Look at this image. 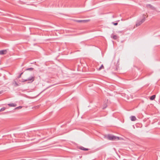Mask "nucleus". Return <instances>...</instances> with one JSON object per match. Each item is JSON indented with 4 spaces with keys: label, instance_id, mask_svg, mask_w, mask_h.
I'll use <instances>...</instances> for the list:
<instances>
[{
    "label": "nucleus",
    "instance_id": "f257e3e1",
    "mask_svg": "<svg viewBox=\"0 0 160 160\" xmlns=\"http://www.w3.org/2000/svg\"><path fill=\"white\" fill-rule=\"evenodd\" d=\"M145 15L143 14L142 15L143 18L140 21H138L136 24V27H138L145 20L146 17H145Z\"/></svg>",
    "mask_w": 160,
    "mask_h": 160
},
{
    "label": "nucleus",
    "instance_id": "f8f14e48",
    "mask_svg": "<svg viewBox=\"0 0 160 160\" xmlns=\"http://www.w3.org/2000/svg\"><path fill=\"white\" fill-rule=\"evenodd\" d=\"M34 68H27L25 69V70L26 71H27V70H29V71H32L33 70Z\"/></svg>",
    "mask_w": 160,
    "mask_h": 160
},
{
    "label": "nucleus",
    "instance_id": "4be33fe9",
    "mask_svg": "<svg viewBox=\"0 0 160 160\" xmlns=\"http://www.w3.org/2000/svg\"><path fill=\"white\" fill-rule=\"evenodd\" d=\"M23 72H22L20 74H21V75L22 74H23Z\"/></svg>",
    "mask_w": 160,
    "mask_h": 160
},
{
    "label": "nucleus",
    "instance_id": "aec40b11",
    "mask_svg": "<svg viewBox=\"0 0 160 160\" xmlns=\"http://www.w3.org/2000/svg\"><path fill=\"white\" fill-rule=\"evenodd\" d=\"M21 74H20L19 75L18 77V78H20L21 77Z\"/></svg>",
    "mask_w": 160,
    "mask_h": 160
},
{
    "label": "nucleus",
    "instance_id": "ddd939ff",
    "mask_svg": "<svg viewBox=\"0 0 160 160\" xmlns=\"http://www.w3.org/2000/svg\"><path fill=\"white\" fill-rule=\"evenodd\" d=\"M75 21L79 23L83 22V20H76Z\"/></svg>",
    "mask_w": 160,
    "mask_h": 160
},
{
    "label": "nucleus",
    "instance_id": "412c9836",
    "mask_svg": "<svg viewBox=\"0 0 160 160\" xmlns=\"http://www.w3.org/2000/svg\"><path fill=\"white\" fill-rule=\"evenodd\" d=\"M122 32V31H118V33H121Z\"/></svg>",
    "mask_w": 160,
    "mask_h": 160
},
{
    "label": "nucleus",
    "instance_id": "6e6552de",
    "mask_svg": "<svg viewBox=\"0 0 160 160\" xmlns=\"http://www.w3.org/2000/svg\"><path fill=\"white\" fill-rule=\"evenodd\" d=\"M111 37L114 40H116L118 38V37L117 36L115 35H113L112 34Z\"/></svg>",
    "mask_w": 160,
    "mask_h": 160
},
{
    "label": "nucleus",
    "instance_id": "2eb2a0df",
    "mask_svg": "<svg viewBox=\"0 0 160 160\" xmlns=\"http://www.w3.org/2000/svg\"><path fill=\"white\" fill-rule=\"evenodd\" d=\"M6 109V108L5 107H3L0 109V112L3 111Z\"/></svg>",
    "mask_w": 160,
    "mask_h": 160
},
{
    "label": "nucleus",
    "instance_id": "4468645a",
    "mask_svg": "<svg viewBox=\"0 0 160 160\" xmlns=\"http://www.w3.org/2000/svg\"><path fill=\"white\" fill-rule=\"evenodd\" d=\"M104 68V66L102 64L101 65V66L100 67V68L98 69V70H101L102 69H103Z\"/></svg>",
    "mask_w": 160,
    "mask_h": 160
},
{
    "label": "nucleus",
    "instance_id": "9d476101",
    "mask_svg": "<svg viewBox=\"0 0 160 160\" xmlns=\"http://www.w3.org/2000/svg\"><path fill=\"white\" fill-rule=\"evenodd\" d=\"M80 149L83 150V151H88L89 150L87 148H84L83 147H81L79 148Z\"/></svg>",
    "mask_w": 160,
    "mask_h": 160
},
{
    "label": "nucleus",
    "instance_id": "a211bd4d",
    "mask_svg": "<svg viewBox=\"0 0 160 160\" xmlns=\"http://www.w3.org/2000/svg\"><path fill=\"white\" fill-rule=\"evenodd\" d=\"M112 23L115 26H116L118 24V22H112Z\"/></svg>",
    "mask_w": 160,
    "mask_h": 160
},
{
    "label": "nucleus",
    "instance_id": "0eeeda50",
    "mask_svg": "<svg viewBox=\"0 0 160 160\" xmlns=\"http://www.w3.org/2000/svg\"><path fill=\"white\" fill-rule=\"evenodd\" d=\"M13 84H14L15 87H17L19 85V84L17 83L15 80H14L13 81Z\"/></svg>",
    "mask_w": 160,
    "mask_h": 160
},
{
    "label": "nucleus",
    "instance_id": "dca6fc26",
    "mask_svg": "<svg viewBox=\"0 0 160 160\" xmlns=\"http://www.w3.org/2000/svg\"><path fill=\"white\" fill-rule=\"evenodd\" d=\"M22 108V107L21 106H19V107H17L15 108V110L17 109H20Z\"/></svg>",
    "mask_w": 160,
    "mask_h": 160
},
{
    "label": "nucleus",
    "instance_id": "1a4fd4ad",
    "mask_svg": "<svg viewBox=\"0 0 160 160\" xmlns=\"http://www.w3.org/2000/svg\"><path fill=\"white\" fill-rule=\"evenodd\" d=\"M136 119V118L135 116H132L131 117V120L132 121H135Z\"/></svg>",
    "mask_w": 160,
    "mask_h": 160
},
{
    "label": "nucleus",
    "instance_id": "f3484780",
    "mask_svg": "<svg viewBox=\"0 0 160 160\" xmlns=\"http://www.w3.org/2000/svg\"><path fill=\"white\" fill-rule=\"evenodd\" d=\"M90 21V20H83V22H86Z\"/></svg>",
    "mask_w": 160,
    "mask_h": 160
},
{
    "label": "nucleus",
    "instance_id": "f03ea898",
    "mask_svg": "<svg viewBox=\"0 0 160 160\" xmlns=\"http://www.w3.org/2000/svg\"><path fill=\"white\" fill-rule=\"evenodd\" d=\"M108 139L110 140H118L119 139L118 137L110 135H108Z\"/></svg>",
    "mask_w": 160,
    "mask_h": 160
},
{
    "label": "nucleus",
    "instance_id": "7ed1b4c3",
    "mask_svg": "<svg viewBox=\"0 0 160 160\" xmlns=\"http://www.w3.org/2000/svg\"><path fill=\"white\" fill-rule=\"evenodd\" d=\"M35 79V77L33 76H31L30 77H29L27 79L28 81H30V82H32ZM29 83V82H28Z\"/></svg>",
    "mask_w": 160,
    "mask_h": 160
},
{
    "label": "nucleus",
    "instance_id": "9b49d317",
    "mask_svg": "<svg viewBox=\"0 0 160 160\" xmlns=\"http://www.w3.org/2000/svg\"><path fill=\"white\" fill-rule=\"evenodd\" d=\"M155 95H153L150 98V99L152 100H153L155 98Z\"/></svg>",
    "mask_w": 160,
    "mask_h": 160
},
{
    "label": "nucleus",
    "instance_id": "20e7f679",
    "mask_svg": "<svg viewBox=\"0 0 160 160\" xmlns=\"http://www.w3.org/2000/svg\"><path fill=\"white\" fill-rule=\"evenodd\" d=\"M7 51L6 50H3L0 51V55H4L6 54Z\"/></svg>",
    "mask_w": 160,
    "mask_h": 160
},
{
    "label": "nucleus",
    "instance_id": "6ab92c4d",
    "mask_svg": "<svg viewBox=\"0 0 160 160\" xmlns=\"http://www.w3.org/2000/svg\"><path fill=\"white\" fill-rule=\"evenodd\" d=\"M28 81L27 79H23V80L22 81V82H25Z\"/></svg>",
    "mask_w": 160,
    "mask_h": 160
},
{
    "label": "nucleus",
    "instance_id": "423d86ee",
    "mask_svg": "<svg viewBox=\"0 0 160 160\" xmlns=\"http://www.w3.org/2000/svg\"><path fill=\"white\" fill-rule=\"evenodd\" d=\"M8 105L10 107H15L17 106V104L13 103L8 104Z\"/></svg>",
    "mask_w": 160,
    "mask_h": 160
},
{
    "label": "nucleus",
    "instance_id": "39448f33",
    "mask_svg": "<svg viewBox=\"0 0 160 160\" xmlns=\"http://www.w3.org/2000/svg\"><path fill=\"white\" fill-rule=\"evenodd\" d=\"M146 7L147 8H149L152 10H154L155 9V8L150 4H148L146 5Z\"/></svg>",
    "mask_w": 160,
    "mask_h": 160
}]
</instances>
